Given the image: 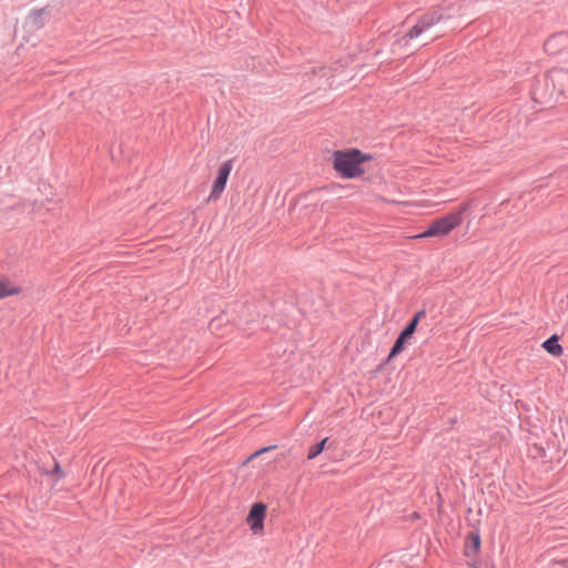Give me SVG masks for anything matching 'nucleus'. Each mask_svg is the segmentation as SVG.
<instances>
[{"label": "nucleus", "mask_w": 568, "mask_h": 568, "mask_svg": "<svg viewBox=\"0 0 568 568\" xmlns=\"http://www.w3.org/2000/svg\"><path fill=\"white\" fill-rule=\"evenodd\" d=\"M372 160L367 153L355 148L337 150L332 153V166L343 179H356L366 170L364 165Z\"/></svg>", "instance_id": "nucleus-1"}, {"label": "nucleus", "mask_w": 568, "mask_h": 568, "mask_svg": "<svg viewBox=\"0 0 568 568\" xmlns=\"http://www.w3.org/2000/svg\"><path fill=\"white\" fill-rule=\"evenodd\" d=\"M468 210V204H463L455 212L434 220L428 229L415 235L413 239L444 237L463 223V215Z\"/></svg>", "instance_id": "nucleus-2"}, {"label": "nucleus", "mask_w": 568, "mask_h": 568, "mask_svg": "<svg viewBox=\"0 0 568 568\" xmlns=\"http://www.w3.org/2000/svg\"><path fill=\"white\" fill-rule=\"evenodd\" d=\"M267 506L263 503H255L251 506L246 516V524L254 536L264 535V521L266 518Z\"/></svg>", "instance_id": "nucleus-3"}, {"label": "nucleus", "mask_w": 568, "mask_h": 568, "mask_svg": "<svg viewBox=\"0 0 568 568\" xmlns=\"http://www.w3.org/2000/svg\"><path fill=\"white\" fill-rule=\"evenodd\" d=\"M232 168H233V164H232L231 160H227L220 165V168L217 170V176L212 184V190L209 195V201H211V200L215 201V200L220 199V196L222 195V193L225 190L226 182H227V179L232 171Z\"/></svg>", "instance_id": "nucleus-4"}, {"label": "nucleus", "mask_w": 568, "mask_h": 568, "mask_svg": "<svg viewBox=\"0 0 568 568\" xmlns=\"http://www.w3.org/2000/svg\"><path fill=\"white\" fill-rule=\"evenodd\" d=\"M547 79L559 95L568 92V70L554 68L548 72Z\"/></svg>", "instance_id": "nucleus-5"}, {"label": "nucleus", "mask_w": 568, "mask_h": 568, "mask_svg": "<svg viewBox=\"0 0 568 568\" xmlns=\"http://www.w3.org/2000/svg\"><path fill=\"white\" fill-rule=\"evenodd\" d=\"M546 51L552 55H568V33H559L547 40Z\"/></svg>", "instance_id": "nucleus-6"}, {"label": "nucleus", "mask_w": 568, "mask_h": 568, "mask_svg": "<svg viewBox=\"0 0 568 568\" xmlns=\"http://www.w3.org/2000/svg\"><path fill=\"white\" fill-rule=\"evenodd\" d=\"M22 288L6 276L0 275V300L21 294Z\"/></svg>", "instance_id": "nucleus-7"}, {"label": "nucleus", "mask_w": 568, "mask_h": 568, "mask_svg": "<svg viewBox=\"0 0 568 568\" xmlns=\"http://www.w3.org/2000/svg\"><path fill=\"white\" fill-rule=\"evenodd\" d=\"M425 317V311H418L414 316L413 318L410 320V322L407 324V326L400 332V334H403L405 337H408L410 338L413 336V334L415 333L416 328H417V325L419 323V321L422 318Z\"/></svg>", "instance_id": "nucleus-8"}, {"label": "nucleus", "mask_w": 568, "mask_h": 568, "mask_svg": "<svg viewBox=\"0 0 568 568\" xmlns=\"http://www.w3.org/2000/svg\"><path fill=\"white\" fill-rule=\"evenodd\" d=\"M542 347L554 356H560L562 354V347L555 335L545 341Z\"/></svg>", "instance_id": "nucleus-9"}, {"label": "nucleus", "mask_w": 568, "mask_h": 568, "mask_svg": "<svg viewBox=\"0 0 568 568\" xmlns=\"http://www.w3.org/2000/svg\"><path fill=\"white\" fill-rule=\"evenodd\" d=\"M442 20V16L438 13H426L419 20L418 23L425 29H429L437 24Z\"/></svg>", "instance_id": "nucleus-10"}, {"label": "nucleus", "mask_w": 568, "mask_h": 568, "mask_svg": "<svg viewBox=\"0 0 568 568\" xmlns=\"http://www.w3.org/2000/svg\"><path fill=\"white\" fill-rule=\"evenodd\" d=\"M407 339H408V337H405L403 334H399L394 346L390 349V353L388 355V361L394 358L395 356H397L404 349V345Z\"/></svg>", "instance_id": "nucleus-11"}, {"label": "nucleus", "mask_w": 568, "mask_h": 568, "mask_svg": "<svg viewBox=\"0 0 568 568\" xmlns=\"http://www.w3.org/2000/svg\"><path fill=\"white\" fill-rule=\"evenodd\" d=\"M327 440L328 438H324L318 444L311 446L307 452V459L316 458L324 450Z\"/></svg>", "instance_id": "nucleus-12"}, {"label": "nucleus", "mask_w": 568, "mask_h": 568, "mask_svg": "<svg viewBox=\"0 0 568 568\" xmlns=\"http://www.w3.org/2000/svg\"><path fill=\"white\" fill-rule=\"evenodd\" d=\"M44 474L49 475V476H53L57 481L65 476L64 471L62 470V468L58 462L54 463V466L50 471H45Z\"/></svg>", "instance_id": "nucleus-13"}, {"label": "nucleus", "mask_w": 568, "mask_h": 568, "mask_svg": "<svg viewBox=\"0 0 568 568\" xmlns=\"http://www.w3.org/2000/svg\"><path fill=\"white\" fill-rule=\"evenodd\" d=\"M425 31V29L417 22L410 30L409 32L407 33V37H409L410 39L413 38H417L419 37L423 32Z\"/></svg>", "instance_id": "nucleus-14"}, {"label": "nucleus", "mask_w": 568, "mask_h": 568, "mask_svg": "<svg viewBox=\"0 0 568 568\" xmlns=\"http://www.w3.org/2000/svg\"><path fill=\"white\" fill-rule=\"evenodd\" d=\"M405 204L408 206H415V207H432V206H434V203L430 201H415V202H407Z\"/></svg>", "instance_id": "nucleus-15"}, {"label": "nucleus", "mask_w": 568, "mask_h": 568, "mask_svg": "<svg viewBox=\"0 0 568 568\" xmlns=\"http://www.w3.org/2000/svg\"><path fill=\"white\" fill-rule=\"evenodd\" d=\"M273 448H274V446H271V447H264V448H262V449H258V450H256L254 454H252V455L250 456L248 460H251V459H253V458H255V457H257V456H260V455H262V454H264V453H266V452H268V450H271V449H273Z\"/></svg>", "instance_id": "nucleus-16"}, {"label": "nucleus", "mask_w": 568, "mask_h": 568, "mask_svg": "<svg viewBox=\"0 0 568 568\" xmlns=\"http://www.w3.org/2000/svg\"><path fill=\"white\" fill-rule=\"evenodd\" d=\"M471 542H473V547H474L475 551H477L479 549V547H480V538H479V536L478 535H474L471 537Z\"/></svg>", "instance_id": "nucleus-17"}]
</instances>
